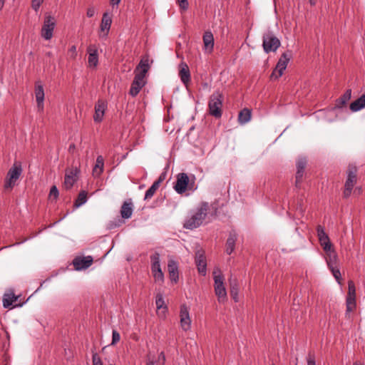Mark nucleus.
I'll return each instance as SVG.
<instances>
[{"label":"nucleus","mask_w":365,"mask_h":365,"mask_svg":"<svg viewBox=\"0 0 365 365\" xmlns=\"http://www.w3.org/2000/svg\"><path fill=\"white\" fill-rule=\"evenodd\" d=\"M208 210V202H201L195 210L190 212L187 215L185 220L183 227L188 230H193L200 227L205 219Z\"/></svg>","instance_id":"f257e3e1"},{"label":"nucleus","mask_w":365,"mask_h":365,"mask_svg":"<svg viewBox=\"0 0 365 365\" xmlns=\"http://www.w3.org/2000/svg\"><path fill=\"white\" fill-rule=\"evenodd\" d=\"M174 189L178 194L184 193L187 189L194 191L196 189L195 187V177L193 176V179L191 180L186 173H179L177 175Z\"/></svg>","instance_id":"f03ea898"},{"label":"nucleus","mask_w":365,"mask_h":365,"mask_svg":"<svg viewBox=\"0 0 365 365\" xmlns=\"http://www.w3.org/2000/svg\"><path fill=\"white\" fill-rule=\"evenodd\" d=\"M22 171L23 170L21 163H14L7 173L4 182V188L12 189L21 177Z\"/></svg>","instance_id":"7ed1b4c3"},{"label":"nucleus","mask_w":365,"mask_h":365,"mask_svg":"<svg viewBox=\"0 0 365 365\" xmlns=\"http://www.w3.org/2000/svg\"><path fill=\"white\" fill-rule=\"evenodd\" d=\"M280 41L272 31L268 30L264 33L262 46L265 53H268L271 51H276L280 46Z\"/></svg>","instance_id":"20e7f679"},{"label":"nucleus","mask_w":365,"mask_h":365,"mask_svg":"<svg viewBox=\"0 0 365 365\" xmlns=\"http://www.w3.org/2000/svg\"><path fill=\"white\" fill-rule=\"evenodd\" d=\"M222 96L220 92L213 93L210 98L208 107L210 114L219 118L222 116Z\"/></svg>","instance_id":"39448f33"},{"label":"nucleus","mask_w":365,"mask_h":365,"mask_svg":"<svg viewBox=\"0 0 365 365\" xmlns=\"http://www.w3.org/2000/svg\"><path fill=\"white\" fill-rule=\"evenodd\" d=\"M215 281V292L218 298V301L223 302L226 299L227 292L224 286L223 276L219 269H215L213 272Z\"/></svg>","instance_id":"423d86ee"},{"label":"nucleus","mask_w":365,"mask_h":365,"mask_svg":"<svg viewBox=\"0 0 365 365\" xmlns=\"http://www.w3.org/2000/svg\"><path fill=\"white\" fill-rule=\"evenodd\" d=\"M291 57V51H287L282 54L276 65L275 68L271 74V78L277 79L282 76L283 72L286 69Z\"/></svg>","instance_id":"0eeeda50"},{"label":"nucleus","mask_w":365,"mask_h":365,"mask_svg":"<svg viewBox=\"0 0 365 365\" xmlns=\"http://www.w3.org/2000/svg\"><path fill=\"white\" fill-rule=\"evenodd\" d=\"M56 24V23L54 17L50 15L46 16L41 31V37L45 40H50L53 37V33Z\"/></svg>","instance_id":"6e6552de"},{"label":"nucleus","mask_w":365,"mask_h":365,"mask_svg":"<svg viewBox=\"0 0 365 365\" xmlns=\"http://www.w3.org/2000/svg\"><path fill=\"white\" fill-rule=\"evenodd\" d=\"M326 260L333 276L339 281L341 277V273L337 266L338 257L336 252L334 251L327 254Z\"/></svg>","instance_id":"1a4fd4ad"},{"label":"nucleus","mask_w":365,"mask_h":365,"mask_svg":"<svg viewBox=\"0 0 365 365\" xmlns=\"http://www.w3.org/2000/svg\"><path fill=\"white\" fill-rule=\"evenodd\" d=\"M145 77L143 73L135 74L134 79L131 83V86L129 91V94L133 97L136 96L141 88L145 86Z\"/></svg>","instance_id":"9d476101"},{"label":"nucleus","mask_w":365,"mask_h":365,"mask_svg":"<svg viewBox=\"0 0 365 365\" xmlns=\"http://www.w3.org/2000/svg\"><path fill=\"white\" fill-rule=\"evenodd\" d=\"M189 307L186 304H182L180 310V327L182 330L187 331L190 329L191 319L190 317Z\"/></svg>","instance_id":"9b49d317"},{"label":"nucleus","mask_w":365,"mask_h":365,"mask_svg":"<svg viewBox=\"0 0 365 365\" xmlns=\"http://www.w3.org/2000/svg\"><path fill=\"white\" fill-rule=\"evenodd\" d=\"M106 108V102L99 99L95 105V113L93 115L94 122L101 123L103 120Z\"/></svg>","instance_id":"f8f14e48"},{"label":"nucleus","mask_w":365,"mask_h":365,"mask_svg":"<svg viewBox=\"0 0 365 365\" xmlns=\"http://www.w3.org/2000/svg\"><path fill=\"white\" fill-rule=\"evenodd\" d=\"M357 168L355 165H349L347 170V178L344 187L353 190L354 185L356 183Z\"/></svg>","instance_id":"ddd939ff"},{"label":"nucleus","mask_w":365,"mask_h":365,"mask_svg":"<svg viewBox=\"0 0 365 365\" xmlns=\"http://www.w3.org/2000/svg\"><path fill=\"white\" fill-rule=\"evenodd\" d=\"M93 263L91 256L76 257L73 261V264L76 270H82L89 267Z\"/></svg>","instance_id":"4468645a"},{"label":"nucleus","mask_w":365,"mask_h":365,"mask_svg":"<svg viewBox=\"0 0 365 365\" xmlns=\"http://www.w3.org/2000/svg\"><path fill=\"white\" fill-rule=\"evenodd\" d=\"M44 90L40 82H36L35 86V97L37 103V108L39 111L43 110Z\"/></svg>","instance_id":"2eb2a0df"},{"label":"nucleus","mask_w":365,"mask_h":365,"mask_svg":"<svg viewBox=\"0 0 365 365\" xmlns=\"http://www.w3.org/2000/svg\"><path fill=\"white\" fill-rule=\"evenodd\" d=\"M78 170L77 168H71L67 170L65 175L64 185L66 189H70L77 180Z\"/></svg>","instance_id":"dca6fc26"},{"label":"nucleus","mask_w":365,"mask_h":365,"mask_svg":"<svg viewBox=\"0 0 365 365\" xmlns=\"http://www.w3.org/2000/svg\"><path fill=\"white\" fill-rule=\"evenodd\" d=\"M133 208L134 206L131 199L124 201L120 210L121 217L123 219L130 218L133 215Z\"/></svg>","instance_id":"f3484780"},{"label":"nucleus","mask_w":365,"mask_h":365,"mask_svg":"<svg viewBox=\"0 0 365 365\" xmlns=\"http://www.w3.org/2000/svg\"><path fill=\"white\" fill-rule=\"evenodd\" d=\"M179 76L182 83L187 86L190 81L191 76L188 66L185 62H181L179 65Z\"/></svg>","instance_id":"a211bd4d"},{"label":"nucleus","mask_w":365,"mask_h":365,"mask_svg":"<svg viewBox=\"0 0 365 365\" xmlns=\"http://www.w3.org/2000/svg\"><path fill=\"white\" fill-rule=\"evenodd\" d=\"M155 304L157 308V314L160 318H165L168 312V307L165 304L162 294H158L155 297Z\"/></svg>","instance_id":"6ab92c4d"},{"label":"nucleus","mask_w":365,"mask_h":365,"mask_svg":"<svg viewBox=\"0 0 365 365\" xmlns=\"http://www.w3.org/2000/svg\"><path fill=\"white\" fill-rule=\"evenodd\" d=\"M111 24V17L109 16L108 13H104L101 24V31L102 32V36H101L102 37V38H105L107 37L110 29Z\"/></svg>","instance_id":"aec40b11"},{"label":"nucleus","mask_w":365,"mask_h":365,"mask_svg":"<svg viewBox=\"0 0 365 365\" xmlns=\"http://www.w3.org/2000/svg\"><path fill=\"white\" fill-rule=\"evenodd\" d=\"M88 57V63L90 67H96L98 63V50L95 46L91 45L87 49Z\"/></svg>","instance_id":"412c9836"},{"label":"nucleus","mask_w":365,"mask_h":365,"mask_svg":"<svg viewBox=\"0 0 365 365\" xmlns=\"http://www.w3.org/2000/svg\"><path fill=\"white\" fill-rule=\"evenodd\" d=\"M237 240V234L236 233V232L235 230L230 231L226 242L225 252L227 255H231L235 250Z\"/></svg>","instance_id":"4be33fe9"},{"label":"nucleus","mask_w":365,"mask_h":365,"mask_svg":"<svg viewBox=\"0 0 365 365\" xmlns=\"http://www.w3.org/2000/svg\"><path fill=\"white\" fill-rule=\"evenodd\" d=\"M195 263L197 267L199 273L205 276L206 274L207 263L205 257L202 253L198 251L195 256Z\"/></svg>","instance_id":"5701e85b"},{"label":"nucleus","mask_w":365,"mask_h":365,"mask_svg":"<svg viewBox=\"0 0 365 365\" xmlns=\"http://www.w3.org/2000/svg\"><path fill=\"white\" fill-rule=\"evenodd\" d=\"M168 269L170 280L176 283L178 280V266L177 262L174 260H170L168 264Z\"/></svg>","instance_id":"b1692460"},{"label":"nucleus","mask_w":365,"mask_h":365,"mask_svg":"<svg viewBox=\"0 0 365 365\" xmlns=\"http://www.w3.org/2000/svg\"><path fill=\"white\" fill-rule=\"evenodd\" d=\"M204 47L206 51L211 53L214 47V37L210 31H205L203 35Z\"/></svg>","instance_id":"393cba45"},{"label":"nucleus","mask_w":365,"mask_h":365,"mask_svg":"<svg viewBox=\"0 0 365 365\" xmlns=\"http://www.w3.org/2000/svg\"><path fill=\"white\" fill-rule=\"evenodd\" d=\"M365 108V94H363L357 100L350 104V109L353 112H356Z\"/></svg>","instance_id":"a878e982"},{"label":"nucleus","mask_w":365,"mask_h":365,"mask_svg":"<svg viewBox=\"0 0 365 365\" xmlns=\"http://www.w3.org/2000/svg\"><path fill=\"white\" fill-rule=\"evenodd\" d=\"M104 160L101 155H99L96 158V165L93 169V175L96 177H98L103 171Z\"/></svg>","instance_id":"bb28decb"},{"label":"nucleus","mask_w":365,"mask_h":365,"mask_svg":"<svg viewBox=\"0 0 365 365\" xmlns=\"http://www.w3.org/2000/svg\"><path fill=\"white\" fill-rule=\"evenodd\" d=\"M152 273L162 271L160 264V255L157 252L150 256Z\"/></svg>","instance_id":"cd10ccee"},{"label":"nucleus","mask_w":365,"mask_h":365,"mask_svg":"<svg viewBox=\"0 0 365 365\" xmlns=\"http://www.w3.org/2000/svg\"><path fill=\"white\" fill-rule=\"evenodd\" d=\"M251 119V110L248 108L242 109L238 115V121L240 124L244 125L248 123Z\"/></svg>","instance_id":"c85d7f7f"},{"label":"nucleus","mask_w":365,"mask_h":365,"mask_svg":"<svg viewBox=\"0 0 365 365\" xmlns=\"http://www.w3.org/2000/svg\"><path fill=\"white\" fill-rule=\"evenodd\" d=\"M16 299L17 297L14 293L5 294L3 299L4 307H9Z\"/></svg>","instance_id":"c756f323"},{"label":"nucleus","mask_w":365,"mask_h":365,"mask_svg":"<svg viewBox=\"0 0 365 365\" xmlns=\"http://www.w3.org/2000/svg\"><path fill=\"white\" fill-rule=\"evenodd\" d=\"M160 187V182L159 181H155L153 185L148 188V190L145 192V200L150 199L154 194L155 193L156 190Z\"/></svg>","instance_id":"7c9ffc66"},{"label":"nucleus","mask_w":365,"mask_h":365,"mask_svg":"<svg viewBox=\"0 0 365 365\" xmlns=\"http://www.w3.org/2000/svg\"><path fill=\"white\" fill-rule=\"evenodd\" d=\"M317 231L319 240L321 245L324 244V242H327L328 241H330L329 237L325 232L324 227L319 225L317 228Z\"/></svg>","instance_id":"2f4dec72"},{"label":"nucleus","mask_w":365,"mask_h":365,"mask_svg":"<svg viewBox=\"0 0 365 365\" xmlns=\"http://www.w3.org/2000/svg\"><path fill=\"white\" fill-rule=\"evenodd\" d=\"M87 201V193L86 191L83 190L79 194L74 202V205L76 207H79L83 204H85Z\"/></svg>","instance_id":"473e14b6"},{"label":"nucleus","mask_w":365,"mask_h":365,"mask_svg":"<svg viewBox=\"0 0 365 365\" xmlns=\"http://www.w3.org/2000/svg\"><path fill=\"white\" fill-rule=\"evenodd\" d=\"M356 307V297L347 296L346 297V312H352Z\"/></svg>","instance_id":"72a5a7b5"},{"label":"nucleus","mask_w":365,"mask_h":365,"mask_svg":"<svg viewBox=\"0 0 365 365\" xmlns=\"http://www.w3.org/2000/svg\"><path fill=\"white\" fill-rule=\"evenodd\" d=\"M351 96V91L347 90L344 95L338 100L339 104L338 107H341L343 105L346 104L347 101H349Z\"/></svg>","instance_id":"f704fd0d"},{"label":"nucleus","mask_w":365,"mask_h":365,"mask_svg":"<svg viewBox=\"0 0 365 365\" xmlns=\"http://www.w3.org/2000/svg\"><path fill=\"white\" fill-rule=\"evenodd\" d=\"M230 294L235 302L237 301L238 288L236 280L230 282Z\"/></svg>","instance_id":"c9c22d12"},{"label":"nucleus","mask_w":365,"mask_h":365,"mask_svg":"<svg viewBox=\"0 0 365 365\" xmlns=\"http://www.w3.org/2000/svg\"><path fill=\"white\" fill-rule=\"evenodd\" d=\"M138 67L141 68V71L139 73H143L144 77H145V73L148 72L149 68L148 61L141 60Z\"/></svg>","instance_id":"e433bc0d"},{"label":"nucleus","mask_w":365,"mask_h":365,"mask_svg":"<svg viewBox=\"0 0 365 365\" xmlns=\"http://www.w3.org/2000/svg\"><path fill=\"white\" fill-rule=\"evenodd\" d=\"M307 163L305 158H299L297 161V170H304Z\"/></svg>","instance_id":"4c0bfd02"},{"label":"nucleus","mask_w":365,"mask_h":365,"mask_svg":"<svg viewBox=\"0 0 365 365\" xmlns=\"http://www.w3.org/2000/svg\"><path fill=\"white\" fill-rule=\"evenodd\" d=\"M120 339V334L115 329L112 331V341L110 345L116 344Z\"/></svg>","instance_id":"58836bf2"},{"label":"nucleus","mask_w":365,"mask_h":365,"mask_svg":"<svg viewBox=\"0 0 365 365\" xmlns=\"http://www.w3.org/2000/svg\"><path fill=\"white\" fill-rule=\"evenodd\" d=\"M324 249V250L326 252L327 254L334 252L335 250L332 248V245L330 242V241H328L327 242H324V244L321 245Z\"/></svg>","instance_id":"ea45409f"},{"label":"nucleus","mask_w":365,"mask_h":365,"mask_svg":"<svg viewBox=\"0 0 365 365\" xmlns=\"http://www.w3.org/2000/svg\"><path fill=\"white\" fill-rule=\"evenodd\" d=\"M348 287H349L348 296L356 297L355 285L352 281L349 282Z\"/></svg>","instance_id":"a19ab883"},{"label":"nucleus","mask_w":365,"mask_h":365,"mask_svg":"<svg viewBox=\"0 0 365 365\" xmlns=\"http://www.w3.org/2000/svg\"><path fill=\"white\" fill-rule=\"evenodd\" d=\"M69 58L71 59H76L77 56V51H76V46H71V48L68 49V51Z\"/></svg>","instance_id":"79ce46f5"},{"label":"nucleus","mask_w":365,"mask_h":365,"mask_svg":"<svg viewBox=\"0 0 365 365\" xmlns=\"http://www.w3.org/2000/svg\"><path fill=\"white\" fill-rule=\"evenodd\" d=\"M304 170H297L296 173V185L298 186L302 180L304 175Z\"/></svg>","instance_id":"37998d69"},{"label":"nucleus","mask_w":365,"mask_h":365,"mask_svg":"<svg viewBox=\"0 0 365 365\" xmlns=\"http://www.w3.org/2000/svg\"><path fill=\"white\" fill-rule=\"evenodd\" d=\"M59 192L57 187L53 185L51 187L49 192V197H53L54 200L57 199L58 197Z\"/></svg>","instance_id":"c03bdc74"},{"label":"nucleus","mask_w":365,"mask_h":365,"mask_svg":"<svg viewBox=\"0 0 365 365\" xmlns=\"http://www.w3.org/2000/svg\"><path fill=\"white\" fill-rule=\"evenodd\" d=\"M176 2L181 9L185 11L188 9L189 3L187 0H176Z\"/></svg>","instance_id":"a18cd8bd"},{"label":"nucleus","mask_w":365,"mask_h":365,"mask_svg":"<svg viewBox=\"0 0 365 365\" xmlns=\"http://www.w3.org/2000/svg\"><path fill=\"white\" fill-rule=\"evenodd\" d=\"M153 277L155 280L157 282H163L164 280V274L162 271L156 272L153 273Z\"/></svg>","instance_id":"49530a36"},{"label":"nucleus","mask_w":365,"mask_h":365,"mask_svg":"<svg viewBox=\"0 0 365 365\" xmlns=\"http://www.w3.org/2000/svg\"><path fill=\"white\" fill-rule=\"evenodd\" d=\"M93 365H103V362L98 355V354L94 353L92 356Z\"/></svg>","instance_id":"de8ad7c7"},{"label":"nucleus","mask_w":365,"mask_h":365,"mask_svg":"<svg viewBox=\"0 0 365 365\" xmlns=\"http://www.w3.org/2000/svg\"><path fill=\"white\" fill-rule=\"evenodd\" d=\"M43 0H32V8L37 11Z\"/></svg>","instance_id":"09e8293b"},{"label":"nucleus","mask_w":365,"mask_h":365,"mask_svg":"<svg viewBox=\"0 0 365 365\" xmlns=\"http://www.w3.org/2000/svg\"><path fill=\"white\" fill-rule=\"evenodd\" d=\"M158 362L160 364V365H164L165 364V354L163 351H161L159 355H158Z\"/></svg>","instance_id":"8fccbe9b"},{"label":"nucleus","mask_w":365,"mask_h":365,"mask_svg":"<svg viewBox=\"0 0 365 365\" xmlns=\"http://www.w3.org/2000/svg\"><path fill=\"white\" fill-rule=\"evenodd\" d=\"M123 222L120 220H117L115 222H110L109 223V228L113 229L121 225Z\"/></svg>","instance_id":"3c124183"},{"label":"nucleus","mask_w":365,"mask_h":365,"mask_svg":"<svg viewBox=\"0 0 365 365\" xmlns=\"http://www.w3.org/2000/svg\"><path fill=\"white\" fill-rule=\"evenodd\" d=\"M307 365H316L314 357L310 354L307 357Z\"/></svg>","instance_id":"603ef678"},{"label":"nucleus","mask_w":365,"mask_h":365,"mask_svg":"<svg viewBox=\"0 0 365 365\" xmlns=\"http://www.w3.org/2000/svg\"><path fill=\"white\" fill-rule=\"evenodd\" d=\"M352 189L344 187V197L348 198L351 194Z\"/></svg>","instance_id":"864d4df0"},{"label":"nucleus","mask_w":365,"mask_h":365,"mask_svg":"<svg viewBox=\"0 0 365 365\" xmlns=\"http://www.w3.org/2000/svg\"><path fill=\"white\" fill-rule=\"evenodd\" d=\"M86 14L88 17H93L95 14V9L93 8H89L87 10Z\"/></svg>","instance_id":"5fc2aeb1"},{"label":"nucleus","mask_w":365,"mask_h":365,"mask_svg":"<svg viewBox=\"0 0 365 365\" xmlns=\"http://www.w3.org/2000/svg\"><path fill=\"white\" fill-rule=\"evenodd\" d=\"M147 365H158L156 360L154 359H151L150 356H148V361H147Z\"/></svg>","instance_id":"6e6d98bb"},{"label":"nucleus","mask_w":365,"mask_h":365,"mask_svg":"<svg viewBox=\"0 0 365 365\" xmlns=\"http://www.w3.org/2000/svg\"><path fill=\"white\" fill-rule=\"evenodd\" d=\"M120 2V0H110V3L113 6L118 5Z\"/></svg>","instance_id":"4d7b16f0"},{"label":"nucleus","mask_w":365,"mask_h":365,"mask_svg":"<svg viewBox=\"0 0 365 365\" xmlns=\"http://www.w3.org/2000/svg\"><path fill=\"white\" fill-rule=\"evenodd\" d=\"M6 0H0V11L2 10Z\"/></svg>","instance_id":"13d9d810"},{"label":"nucleus","mask_w":365,"mask_h":365,"mask_svg":"<svg viewBox=\"0 0 365 365\" xmlns=\"http://www.w3.org/2000/svg\"><path fill=\"white\" fill-rule=\"evenodd\" d=\"M311 5L314 6L317 3V0H309Z\"/></svg>","instance_id":"bf43d9fd"},{"label":"nucleus","mask_w":365,"mask_h":365,"mask_svg":"<svg viewBox=\"0 0 365 365\" xmlns=\"http://www.w3.org/2000/svg\"><path fill=\"white\" fill-rule=\"evenodd\" d=\"M156 181H159L160 182V184L161 183V182L163 181V178L161 177L159 178L158 180H157Z\"/></svg>","instance_id":"052dcab7"},{"label":"nucleus","mask_w":365,"mask_h":365,"mask_svg":"<svg viewBox=\"0 0 365 365\" xmlns=\"http://www.w3.org/2000/svg\"><path fill=\"white\" fill-rule=\"evenodd\" d=\"M353 365H363V364H361V363L355 362V363H354Z\"/></svg>","instance_id":"680f3d73"},{"label":"nucleus","mask_w":365,"mask_h":365,"mask_svg":"<svg viewBox=\"0 0 365 365\" xmlns=\"http://www.w3.org/2000/svg\"><path fill=\"white\" fill-rule=\"evenodd\" d=\"M74 145H71L70 148H69V150H71V149H74Z\"/></svg>","instance_id":"e2e57ef3"},{"label":"nucleus","mask_w":365,"mask_h":365,"mask_svg":"<svg viewBox=\"0 0 365 365\" xmlns=\"http://www.w3.org/2000/svg\"><path fill=\"white\" fill-rule=\"evenodd\" d=\"M361 187L357 188V192H359V193L361 192Z\"/></svg>","instance_id":"0e129e2a"},{"label":"nucleus","mask_w":365,"mask_h":365,"mask_svg":"<svg viewBox=\"0 0 365 365\" xmlns=\"http://www.w3.org/2000/svg\"><path fill=\"white\" fill-rule=\"evenodd\" d=\"M272 365H274V364H272Z\"/></svg>","instance_id":"69168bd1"}]
</instances>
